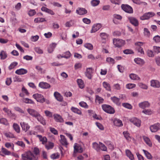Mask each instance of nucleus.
Segmentation results:
<instances>
[{"mask_svg":"<svg viewBox=\"0 0 160 160\" xmlns=\"http://www.w3.org/2000/svg\"><path fill=\"white\" fill-rule=\"evenodd\" d=\"M21 156L22 160H32L35 158L33 153L29 151L25 152Z\"/></svg>","mask_w":160,"mask_h":160,"instance_id":"obj_1","label":"nucleus"},{"mask_svg":"<svg viewBox=\"0 0 160 160\" xmlns=\"http://www.w3.org/2000/svg\"><path fill=\"white\" fill-rule=\"evenodd\" d=\"M113 42L116 47L119 48L123 46L125 43L124 40L120 39L114 38L113 40Z\"/></svg>","mask_w":160,"mask_h":160,"instance_id":"obj_2","label":"nucleus"},{"mask_svg":"<svg viewBox=\"0 0 160 160\" xmlns=\"http://www.w3.org/2000/svg\"><path fill=\"white\" fill-rule=\"evenodd\" d=\"M102 107L103 110L106 112L110 114H113L115 112L114 108L109 105L103 104Z\"/></svg>","mask_w":160,"mask_h":160,"instance_id":"obj_3","label":"nucleus"},{"mask_svg":"<svg viewBox=\"0 0 160 160\" xmlns=\"http://www.w3.org/2000/svg\"><path fill=\"white\" fill-rule=\"evenodd\" d=\"M32 97L38 102L41 103H43L45 102V99L44 98V96L42 94L36 93L34 94Z\"/></svg>","mask_w":160,"mask_h":160,"instance_id":"obj_4","label":"nucleus"},{"mask_svg":"<svg viewBox=\"0 0 160 160\" xmlns=\"http://www.w3.org/2000/svg\"><path fill=\"white\" fill-rule=\"evenodd\" d=\"M121 7L123 11L127 13H132L133 12L132 8L128 4H122V5Z\"/></svg>","mask_w":160,"mask_h":160,"instance_id":"obj_5","label":"nucleus"},{"mask_svg":"<svg viewBox=\"0 0 160 160\" xmlns=\"http://www.w3.org/2000/svg\"><path fill=\"white\" fill-rule=\"evenodd\" d=\"M155 15V14L152 12H149L145 13L142 16L140 17V18L142 20L148 19Z\"/></svg>","mask_w":160,"mask_h":160,"instance_id":"obj_6","label":"nucleus"},{"mask_svg":"<svg viewBox=\"0 0 160 160\" xmlns=\"http://www.w3.org/2000/svg\"><path fill=\"white\" fill-rule=\"evenodd\" d=\"M150 129L152 132H156L160 129V124L157 123L150 127Z\"/></svg>","mask_w":160,"mask_h":160,"instance_id":"obj_7","label":"nucleus"},{"mask_svg":"<svg viewBox=\"0 0 160 160\" xmlns=\"http://www.w3.org/2000/svg\"><path fill=\"white\" fill-rule=\"evenodd\" d=\"M130 121L134 125L138 127H140L141 125V121L139 119L136 118H133L130 119Z\"/></svg>","mask_w":160,"mask_h":160,"instance_id":"obj_8","label":"nucleus"},{"mask_svg":"<svg viewBox=\"0 0 160 160\" xmlns=\"http://www.w3.org/2000/svg\"><path fill=\"white\" fill-rule=\"evenodd\" d=\"M27 111L29 114L33 117L35 118L39 114L38 112L32 109L28 108Z\"/></svg>","mask_w":160,"mask_h":160,"instance_id":"obj_9","label":"nucleus"},{"mask_svg":"<svg viewBox=\"0 0 160 160\" xmlns=\"http://www.w3.org/2000/svg\"><path fill=\"white\" fill-rule=\"evenodd\" d=\"M87 11L83 8H78L76 10V12L79 15H83L87 13Z\"/></svg>","mask_w":160,"mask_h":160,"instance_id":"obj_10","label":"nucleus"},{"mask_svg":"<svg viewBox=\"0 0 160 160\" xmlns=\"http://www.w3.org/2000/svg\"><path fill=\"white\" fill-rule=\"evenodd\" d=\"M151 85L154 88H159L160 87V83L158 80H152L151 81Z\"/></svg>","mask_w":160,"mask_h":160,"instance_id":"obj_11","label":"nucleus"},{"mask_svg":"<svg viewBox=\"0 0 160 160\" xmlns=\"http://www.w3.org/2000/svg\"><path fill=\"white\" fill-rule=\"evenodd\" d=\"M39 86L42 88L46 89L50 88L51 86L47 82H41L39 83Z\"/></svg>","mask_w":160,"mask_h":160,"instance_id":"obj_12","label":"nucleus"},{"mask_svg":"<svg viewBox=\"0 0 160 160\" xmlns=\"http://www.w3.org/2000/svg\"><path fill=\"white\" fill-rule=\"evenodd\" d=\"M139 106L140 108L144 109L147 108H148L150 106V103L148 101H144L141 102L139 104Z\"/></svg>","mask_w":160,"mask_h":160,"instance_id":"obj_13","label":"nucleus"},{"mask_svg":"<svg viewBox=\"0 0 160 160\" xmlns=\"http://www.w3.org/2000/svg\"><path fill=\"white\" fill-rule=\"evenodd\" d=\"M101 27V25L99 23L97 24L94 25L92 27V30L91 31V33L95 32L98 30H99Z\"/></svg>","mask_w":160,"mask_h":160,"instance_id":"obj_14","label":"nucleus"},{"mask_svg":"<svg viewBox=\"0 0 160 160\" xmlns=\"http://www.w3.org/2000/svg\"><path fill=\"white\" fill-rule=\"evenodd\" d=\"M85 73L86 76L88 79H91L92 74V68H87Z\"/></svg>","mask_w":160,"mask_h":160,"instance_id":"obj_15","label":"nucleus"},{"mask_svg":"<svg viewBox=\"0 0 160 160\" xmlns=\"http://www.w3.org/2000/svg\"><path fill=\"white\" fill-rule=\"evenodd\" d=\"M54 118L57 122H62L64 121L63 119L61 116L58 114H55L53 115Z\"/></svg>","mask_w":160,"mask_h":160,"instance_id":"obj_16","label":"nucleus"},{"mask_svg":"<svg viewBox=\"0 0 160 160\" xmlns=\"http://www.w3.org/2000/svg\"><path fill=\"white\" fill-rule=\"evenodd\" d=\"M130 22L135 26H137L138 25V22L137 19L133 17L129 18Z\"/></svg>","mask_w":160,"mask_h":160,"instance_id":"obj_17","label":"nucleus"},{"mask_svg":"<svg viewBox=\"0 0 160 160\" xmlns=\"http://www.w3.org/2000/svg\"><path fill=\"white\" fill-rule=\"evenodd\" d=\"M20 125L23 130L27 132L30 126L28 124L24 122H21Z\"/></svg>","mask_w":160,"mask_h":160,"instance_id":"obj_18","label":"nucleus"},{"mask_svg":"<svg viewBox=\"0 0 160 160\" xmlns=\"http://www.w3.org/2000/svg\"><path fill=\"white\" fill-rule=\"evenodd\" d=\"M45 145V148L47 150L52 149L54 147V143L50 141L47 142Z\"/></svg>","mask_w":160,"mask_h":160,"instance_id":"obj_19","label":"nucleus"},{"mask_svg":"<svg viewBox=\"0 0 160 160\" xmlns=\"http://www.w3.org/2000/svg\"><path fill=\"white\" fill-rule=\"evenodd\" d=\"M54 96L55 98L59 102H62L63 100L62 97L61 95L58 92H55L54 94Z\"/></svg>","mask_w":160,"mask_h":160,"instance_id":"obj_20","label":"nucleus"},{"mask_svg":"<svg viewBox=\"0 0 160 160\" xmlns=\"http://www.w3.org/2000/svg\"><path fill=\"white\" fill-rule=\"evenodd\" d=\"M61 139L60 140V142L63 145L67 146L68 143L67 142L66 139L65 138V137L62 135H60Z\"/></svg>","mask_w":160,"mask_h":160,"instance_id":"obj_21","label":"nucleus"},{"mask_svg":"<svg viewBox=\"0 0 160 160\" xmlns=\"http://www.w3.org/2000/svg\"><path fill=\"white\" fill-rule=\"evenodd\" d=\"M28 71L24 68H20L18 69L15 71V73L18 75H23L27 73Z\"/></svg>","mask_w":160,"mask_h":160,"instance_id":"obj_22","label":"nucleus"},{"mask_svg":"<svg viewBox=\"0 0 160 160\" xmlns=\"http://www.w3.org/2000/svg\"><path fill=\"white\" fill-rule=\"evenodd\" d=\"M37 137L38 138L40 141L42 142L43 144H45L47 142V139L45 137H42L41 135H37Z\"/></svg>","mask_w":160,"mask_h":160,"instance_id":"obj_23","label":"nucleus"},{"mask_svg":"<svg viewBox=\"0 0 160 160\" xmlns=\"http://www.w3.org/2000/svg\"><path fill=\"white\" fill-rule=\"evenodd\" d=\"M130 78L134 80H140V78L137 74L134 73H131L129 75Z\"/></svg>","mask_w":160,"mask_h":160,"instance_id":"obj_24","label":"nucleus"},{"mask_svg":"<svg viewBox=\"0 0 160 160\" xmlns=\"http://www.w3.org/2000/svg\"><path fill=\"white\" fill-rule=\"evenodd\" d=\"M76 144L77 143H76L74 145V152H82L83 151L82 148L80 146H77Z\"/></svg>","mask_w":160,"mask_h":160,"instance_id":"obj_25","label":"nucleus"},{"mask_svg":"<svg viewBox=\"0 0 160 160\" xmlns=\"http://www.w3.org/2000/svg\"><path fill=\"white\" fill-rule=\"evenodd\" d=\"M41 10L42 11L48 13L52 15L54 14V12L51 10L47 8L44 7H42L41 8Z\"/></svg>","mask_w":160,"mask_h":160,"instance_id":"obj_26","label":"nucleus"},{"mask_svg":"<svg viewBox=\"0 0 160 160\" xmlns=\"http://www.w3.org/2000/svg\"><path fill=\"white\" fill-rule=\"evenodd\" d=\"M125 152L127 156L131 160H134V158L133 155L130 150L127 149L126 150Z\"/></svg>","mask_w":160,"mask_h":160,"instance_id":"obj_27","label":"nucleus"},{"mask_svg":"<svg viewBox=\"0 0 160 160\" xmlns=\"http://www.w3.org/2000/svg\"><path fill=\"white\" fill-rule=\"evenodd\" d=\"M111 98L113 102L117 105L119 106L120 105L121 102L120 101L119 98L115 96L111 97Z\"/></svg>","mask_w":160,"mask_h":160,"instance_id":"obj_28","label":"nucleus"},{"mask_svg":"<svg viewBox=\"0 0 160 160\" xmlns=\"http://www.w3.org/2000/svg\"><path fill=\"white\" fill-rule=\"evenodd\" d=\"M134 61L137 64L140 65H143L145 63L144 61L140 58H135Z\"/></svg>","mask_w":160,"mask_h":160,"instance_id":"obj_29","label":"nucleus"},{"mask_svg":"<svg viewBox=\"0 0 160 160\" xmlns=\"http://www.w3.org/2000/svg\"><path fill=\"white\" fill-rule=\"evenodd\" d=\"M113 123L115 125L118 127H120L123 125L122 121L118 119H115Z\"/></svg>","mask_w":160,"mask_h":160,"instance_id":"obj_30","label":"nucleus"},{"mask_svg":"<svg viewBox=\"0 0 160 160\" xmlns=\"http://www.w3.org/2000/svg\"><path fill=\"white\" fill-rule=\"evenodd\" d=\"M143 138L146 143L149 146L151 147L152 146V142L149 139L148 137L145 136L143 137Z\"/></svg>","mask_w":160,"mask_h":160,"instance_id":"obj_31","label":"nucleus"},{"mask_svg":"<svg viewBox=\"0 0 160 160\" xmlns=\"http://www.w3.org/2000/svg\"><path fill=\"white\" fill-rule=\"evenodd\" d=\"M103 87L106 89L108 91H111V87L110 84L108 82H104L102 83Z\"/></svg>","mask_w":160,"mask_h":160,"instance_id":"obj_32","label":"nucleus"},{"mask_svg":"<svg viewBox=\"0 0 160 160\" xmlns=\"http://www.w3.org/2000/svg\"><path fill=\"white\" fill-rule=\"evenodd\" d=\"M7 54L5 51L3 50L1 51L0 53V57L1 59H4L7 58Z\"/></svg>","mask_w":160,"mask_h":160,"instance_id":"obj_33","label":"nucleus"},{"mask_svg":"<svg viewBox=\"0 0 160 160\" xmlns=\"http://www.w3.org/2000/svg\"><path fill=\"white\" fill-rule=\"evenodd\" d=\"M92 148L97 151L100 150V144H98L97 142H93L92 144Z\"/></svg>","mask_w":160,"mask_h":160,"instance_id":"obj_34","label":"nucleus"},{"mask_svg":"<svg viewBox=\"0 0 160 160\" xmlns=\"http://www.w3.org/2000/svg\"><path fill=\"white\" fill-rule=\"evenodd\" d=\"M13 128L14 130L18 133L20 132V129L19 126L17 123H14L13 125Z\"/></svg>","mask_w":160,"mask_h":160,"instance_id":"obj_35","label":"nucleus"},{"mask_svg":"<svg viewBox=\"0 0 160 160\" xmlns=\"http://www.w3.org/2000/svg\"><path fill=\"white\" fill-rule=\"evenodd\" d=\"M71 110L73 112L79 115H81L82 114L81 110L77 108L72 107L71 108Z\"/></svg>","mask_w":160,"mask_h":160,"instance_id":"obj_36","label":"nucleus"},{"mask_svg":"<svg viewBox=\"0 0 160 160\" xmlns=\"http://www.w3.org/2000/svg\"><path fill=\"white\" fill-rule=\"evenodd\" d=\"M77 82L79 87L81 88H83L84 87V85L83 81L81 79H78Z\"/></svg>","mask_w":160,"mask_h":160,"instance_id":"obj_37","label":"nucleus"},{"mask_svg":"<svg viewBox=\"0 0 160 160\" xmlns=\"http://www.w3.org/2000/svg\"><path fill=\"white\" fill-rule=\"evenodd\" d=\"M18 64L17 62H14L12 63L8 67V69L9 70H11L13 69L15 67L17 66Z\"/></svg>","mask_w":160,"mask_h":160,"instance_id":"obj_38","label":"nucleus"},{"mask_svg":"<svg viewBox=\"0 0 160 160\" xmlns=\"http://www.w3.org/2000/svg\"><path fill=\"white\" fill-rule=\"evenodd\" d=\"M55 47L56 44L54 43H52V45H50L48 49V52L50 53H52Z\"/></svg>","mask_w":160,"mask_h":160,"instance_id":"obj_39","label":"nucleus"},{"mask_svg":"<svg viewBox=\"0 0 160 160\" xmlns=\"http://www.w3.org/2000/svg\"><path fill=\"white\" fill-rule=\"evenodd\" d=\"M144 152L145 155L147 158L148 159H151L152 158V157L151 155L149 153L148 151H146L144 149L142 150Z\"/></svg>","mask_w":160,"mask_h":160,"instance_id":"obj_40","label":"nucleus"},{"mask_svg":"<svg viewBox=\"0 0 160 160\" xmlns=\"http://www.w3.org/2000/svg\"><path fill=\"white\" fill-rule=\"evenodd\" d=\"M123 134L124 135L125 138L128 141H130L131 138L129 136V133L127 131H124L123 132Z\"/></svg>","mask_w":160,"mask_h":160,"instance_id":"obj_41","label":"nucleus"},{"mask_svg":"<svg viewBox=\"0 0 160 160\" xmlns=\"http://www.w3.org/2000/svg\"><path fill=\"white\" fill-rule=\"evenodd\" d=\"M100 3V1L98 0H92L91 2V4L93 7L98 5Z\"/></svg>","mask_w":160,"mask_h":160,"instance_id":"obj_42","label":"nucleus"},{"mask_svg":"<svg viewBox=\"0 0 160 160\" xmlns=\"http://www.w3.org/2000/svg\"><path fill=\"white\" fill-rule=\"evenodd\" d=\"M96 102H97L99 104H100L103 103L104 99L98 96H96Z\"/></svg>","mask_w":160,"mask_h":160,"instance_id":"obj_43","label":"nucleus"},{"mask_svg":"<svg viewBox=\"0 0 160 160\" xmlns=\"http://www.w3.org/2000/svg\"><path fill=\"white\" fill-rule=\"evenodd\" d=\"M106 61L109 64H114L115 63L114 59L110 57L107 58Z\"/></svg>","mask_w":160,"mask_h":160,"instance_id":"obj_44","label":"nucleus"},{"mask_svg":"<svg viewBox=\"0 0 160 160\" xmlns=\"http://www.w3.org/2000/svg\"><path fill=\"white\" fill-rule=\"evenodd\" d=\"M45 21V19L43 18H37L34 19V22L36 23L42 22Z\"/></svg>","mask_w":160,"mask_h":160,"instance_id":"obj_45","label":"nucleus"},{"mask_svg":"<svg viewBox=\"0 0 160 160\" xmlns=\"http://www.w3.org/2000/svg\"><path fill=\"white\" fill-rule=\"evenodd\" d=\"M0 123L6 125L8 124V122L7 119L3 118L0 119Z\"/></svg>","mask_w":160,"mask_h":160,"instance_id":"obj_46","label":"nucleus"},{"mask_svg":"<svg viewBox=\"0 0 160 160\" xmlns=\"http://www.w3.org/2000/svg\"><path fill=\"white\" fill-rule=\"evenodd\" d=\"M99 144H100V150H101L103 151H107V147L104 145L101 142H99Z\"/></svg>","mask_w":160,"mask_h":160,"instance_id":"obj_47","label":"nucleus"},{"mask_svg":"<svg viewBox=\"0 0 160 160\" xmlns=\"http://www.w3.org/2000/svg\"><path fill=\"white\" fill-rule=\"evenodd\" d=\"M123 52L125 54H128L134 53L132 50L129 49H126L123 51Z\"/></svg>","mask_w":160,"mask_h":160,"instance_id":"obj_48","label":"nucleus"},{"mask_svg":"<svg viewBox=\"0 0 160 160\" xmlns=\"http://www.w3.org/2000/svg\"><path fill=\"white\" fill-rule=\"evenodd\" d=\"M71 56V53L69 51L66 52L64 54H63L61 57L62 58H69Z\"/></svg>","mask_w":160,"mask_h":160,"instance_id":"obj_49","label":"nucleus"},{"mask_svg":"<svg viewBox=\"0 0 160 160\" xmlns=\"http://www.w3.org/2000/svg\"><path fill=\"white\" fill-rule=\"evenodd\" d=\"M138 85L140 88L143 89H148L147 86L142 83H139L138 84Z\"/></svg>","mask_w":160,"mask_h":160,"instance_id":"obj_50","label":"nucleus"},{"mask_svg":"<svg viewBox=\"0 0 160 160\" xmlns=\"http://www.w3.org/2000/svg\"><path fill=\"white\" fill-rule=\"evenodd\" d=\"M122 105L125 108L129 109H131L132 108V107L131 105L128 103H123L122 104Z\"/></svg>","mask_w":160,"mask_h":160,"instance_id":"obj_51","label":"nucleus"},{"mask_svg":"<svg viewBox=\"0 0 160 160\" xmlns=\"http://www.w3.org/2000/svg\"><path fill=\"white\" fill-rule=\"evenodd\" d=\"M50 131L54 135H57L58 134V131L55 129L54 128L50 127L49 128Z\"/></svg>","mask_w":160,"mask_h":160,"instance_id":"obj_52","label":"nucleus"},{"mask_svg":"<svg viewBox=\"0 0 160 160\" xmlns=\"http://www.w3.org/2000/svg\"><path fill=\"white\" fill-rule=\"evenodd\" d=\"M148 56L150 57H152L154 56V54L153 51L151 50H148L147 52Z\"/></svg>","mask_w":160,"mask_h":160,"instance_id":"obj_53","label":"nucleus"},{"mask_svg":"<svg viewBox=\"0 0 160 160\" xmlns=\"http://www.w3.org/2000/svg\"><path fill=\"white\" fill-rule=\"evenodd\" d=\"M2 152L6 155H10L11 152L8 151L6 148H2Z\"/></svg>","mask_w":160,"mask_h":160,"instance_id":"obj_54","label":"nucleus"},{"mask_svg":"<svg viewBox=\"0 0 160 160\" xmlns=\"http://www.w3.org/2000/svg\"><path fill=\"white\" fill-rule=\"evenodd\" d=\"M153 40L156 43L160 42V36L159 35H156L154 36L153 38Z\"/></svg>","mask_w":160,"mask_h":160,"instance_id":"obj_55","label":"nucleus"},{"mask_svg":"<svg viewBox=\"0 0 160 160\" xmlns=\"http://www.w3.org/2000/svg\"><path fill=\"white\" fill-rule=\"evenodd\" d=\"M3 111L7 113L8 115L9 116H12V113L11 110L8 109L7 108H3Z\"/></svg>","mask_w":160,"mask_h":160,"instance_id":"obj_56","label":"nucleus"},{"mask_svg":"<svg viewBox=\"0 0 160 160\" xmlns=\"http://www.w3.org/2000/svg\"><path fill=\"white\" fill-rule=\"evenodd\" d=\"M136 86V85L133 84L129 83L127 84L126 87L128 89H132Z\"/></svg>","mask_w":160,"mask_h":160,"instance_id":"obj_57","label":"nucleus"},{"mask_svg":"<svg viewBox=\"0 0 160 160\" xmlns=\"http://www.w3.org/2000/svg\"><path fill=\"white\" fill-rule=\"evenodd\" d=\"M84 46L86 48L90 50H92L93 48V46L90 43L86 44L84 45Z\"/></svg>","mask_w":160,"mask_h":160,"instance_id":"obj_58","label":"nucleus"},{"mask_svg":"<svg viewBox=\"0 0 160 160\" xmlns=\"http://www.w3.org/2000/svg\"><path fill=\"white\" fill-rule=\"evenodd\" d=\"M79 105L81 107L86 108H88V106L87 103L84 102H81L79 103Z\"/></svg>","mask_w":160,"mask_h":160,"instance_id":"obj_59","label":"nucleus"},{"mask_svg":"<svg viewBox=\"0 0 160 160\" xmlns=\"http://www.w3.org/2000/svg\"><path fill=\"white\" fill-rule=\"evenodd\" d=\"M23 101L24 102L27 103H31L32 104L34 103V102L31 99L26 98L24 99Z\"/></svg>","mask_w":160,"mask_h":160,"instance_id":"obj_60","label":"nucleus"},{"mask_svg":"<svg viewBox=\"0 0 160 160\" xmlns=\"http://www.w3.org/2000/svg\"><path fill=\"white\" fill-rule=\"evenodd\" d=\"M36 130L40 132H43V129L42 127L40 126H37L35 127Z\"/></svg>","mask_w":160,"mask_h":160,"instance_id":"obj_61","label":"nucleus"},{"mask_svg":"<svg viewBox=\"0 0 160 160\" xmlns=\"http://www.w3.org/2000/svg\"><path fill=\"white\" fill-rule=\"evenodd\" d=\"M100 37L103 39H106L108 36V35L104 32H102L100 33Z\"/></svg>","mask_w":160,"mask_h":160,"instance_id":"obj_62","label":"nucleus"},{"mask_svg":"<svg viewBox=\"0 0 160 160\" xmlns=\"http://www.w3.org/2000/svg\"><path fill=\"white\" fill-rule=\"evenodd\" d=\"M39 38V36L36 35L34 36H32L31 38V39L32 41L36 42L38 40Z\"/></svg>","mask_w":160,"mask_h":160,"instance_id":"obj_63","label":"nucleus"},{"mask_svg":"<svg viewBox=\"0 0 160 160\" xmlns=\"http://www.w3.org/2000/svg\"><path fill=\"white\" fill-rule=\"evenodd\" d=\"M34 50L38 53L39 54H42L43 53L42 50L39 48L36 47L34 48Z\"/></svg>","mask_w":160,"mask_h":160,"instance_id":"obj_64","label":"nucleus"}]
</instances>
